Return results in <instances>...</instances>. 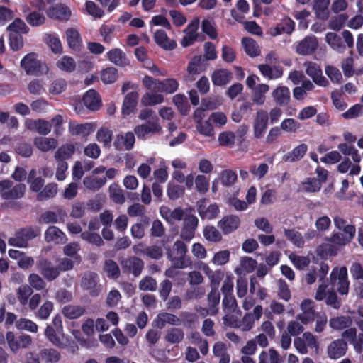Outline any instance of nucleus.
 I'll return each instance as SVG.
<instances>
[{
    "label": "nucleus",
    "instance_id": "393cba45",
    "mask_svg": "<svg viewBox=\"0 0 363 363\" xmlns=\"http://www.w3.org/2000/svg\"><path fill=\"white\" fill-rule=\"evenodd\" d=\"M49 17L61 21H67L71 16V11L64 4H57L50 8L47 11Z\"/></svg>",
    "mask_w": 363,
    "mask_h": 363
},
{
    "label": "nucleus",
    "instance_id": "0eeeda50",
    "mask_svg": "<svg viewBox=\"0 0 363 363\" xmlns=\"http://www.w3.org/2000/svg\"><path fill=\"white\" fill-rule=\"evenodd\" d=\"M162 128L158 122V118L150 120L147 123L136 125L134 133L139 139L145 140L150 136L162 133Z\"/></svg>",
    "mask_w": 363,
    "mask_h": 363
},
{
    "label": "nucleus",
    "instance_id": "c9c22d12",
    "mask_svg": "<svg viewBox=\"0 0 363 363\" xmlns=\"http://www.w3.org/2000/svg\"><path fill=\"white\" fill-rule=\"evenodd\" d=\"M232 79V73L228 69H220L214 71L211 75V80L215 86L227 84Z\"/></svg>",
    "mask_w": 363,
    "mask_h": 363
},
{
    "label": "nucleus",
    "instance_id": "5701e85b",
    "mask_svg": "<svg viewBox=\"0 0 363 363\" xmlns=\"http://www.w3.org/2000/svg\"><path fill=\"white\" fill-rule=\"evenodd\" d=\"M199 19L194 20L184 30V36L183 37L181 44L183 47L191 45L197 38L196 31L199 28Z\"/></svg>",
    "mask_w": 363,
    "mask_h": 363
},
{
    "label": "nucleus",
    "instance_id": "338daca9",
    "mask_svg": "<svg viewBox=\"0 0 363 363\" xmlns=\"http://www.w3.org/2000/svg\"><path fill=\"white\" fill-rule=\"evenodd\" d=\"M56 65L60 70L67 72H73L76 67L74 60L69 56L62 57L57 62Z\"/></svg>",
    "mask_w": 363,
    "mask_h": 363
},
{
    "label": "nucleus",
    "instance_id": "864d4df0",
    "mask_svg": "<svg viewBox=\"0 0 363 363\" xmlns=\"http://www.w3.org/2000/svg\"><path fill=\"white\" fill-rule=\"evenodd\" d=\"M339 248L333 243H323L318 247L317 254L322 258L328 257L336 256L338 253Z\"/></svg>",
    "mask_w": 363,
    "mask_h": 363
},
{
    "label": "nucleus",
    "instance_id": "052dcab7",
    "mask_svg": "<svg viewBox=\"0 0 363 363\" xmlns=\"http://www.w3.org/2000/svg\"><path fill=\"white\" fill-rule=\"evenodd\" d=\"M203 236L206 240L212 242H218L222 240V235L213 225H207L204 228Z\"/></svg>",
    "mask_w": 363,
    "mask_h": 363
},
{
    "label": "nucleus",
    "instance_id": "680f3d73",
    "mask_svg": "<svg viewBox=\"0 0 363 363\" xmlns=\"http://www.w3.org/2000/svg\"><path fill=\"white\" fill-rule=\"evenodd\" d=\"M284 235L286 238L298 247H302L304 245V240L302 235L294 229H284Z\"/></svg>",
    "mask_w": 363,
    "mask_h": 363
},
{
    "label": "nucleus",
    "instance_id": "5fc2aeb1",
    "mask_svg": "<svg viewBox=\"0 0 363 363\" xmlns=\"http://www.w3.org/2000/svg\"><path fill=\"white\" fill-rule=\"evenodd\" d=\"M16 328L19 330H26L31 333H37L38 331V325L26 318H19L16 322Z\"/></svg>",
    "mask_w": 363,
    "mask_h": 363
},
{
    "label": "nucleus",
    "instance_id": "473e14b6",
    "mask_svg": "<svg viewBox=\"0 0 363 363\" xmlns=\"http://www.w3.org/2000/svg\"><path fill=\"white\" fill-rule=\"evenodd\" d=\"M86 309L84 306L79 305L68 304L62 309V315L70 320L77 319L85 313Z\"/></svg>",
    "mask_w": 363,
    "mask_h": 363
},
{
    "label": "nucleus",
    "instance_id": "603ef678",
    "mask_svg": "<svg viewBox=\"0 0 363 363\" xmlns=\"http://www.w3.org/2000/svg\"><path fill=\"white\" fill-rule=\"evenodd\" d=\"M28 183L30 184V190L35 192H40L44 185V179L37 176V172L33 169L30 171L28 177Z\"/></svg>",
    "mask_w": 363,
    "mask_h": 363
},
{
    "label": "nucleus",
    "instance_id": "2eb2a0df",
    "mask_svg": "<svg viewBox=\"0 0 363 363\" xmlns=\"http://www.w3.org/2000/svg\"><path fill=\"white\" fill-rule=\"evenodd\" d=\"M347 350V343L344 339H336L327 346L328 357L331 359H337L343 357Z\"/></svg>",
    "mask_w": 363,
    "mask_h": 363
},
{
    "label": "nucleus",
    "instance_id": "13d9d810",
    "mask_svg": "<svg viewBox=\"0 0 363 363\" xmlns=\"http://www.w3.org/2000/svg\"><path fill=\"white\" fill-rule=\"evenodd\" d=\"M57 193V184L55 183H49L37 194V199L38 201L47 200L53 198Z\"/></svg>",
    "mask_w": 363,
    "mask_h": 363
},
{
    "label": "nucleus",
    "instance_id": "4be33fe9",
    "mask_svg": "<svg viewBox=\"0 0 363 363\" xmlns=\"http://www.w3.org/2000/svg\"><path fill=\"white\" fill-rule=\"evenodd\" d=\"M107 59L116 66L125 67L130 65L125 53L120 48H113L106 53Z\"/></svg>",
    "mask_w": 363,
    "mask_h": 363
},
{
    "label": "nucleus",
    "instance_id": "7c9ffc66",
    "mask_svg": "<svg viewBox=\"0 0 363 363\" xmlns=\"http://www.w3.org/2000/svg\"><path fill=\"white\" fill-rule=\"evenodd\" d=\"M135 138L134 133L132 132H127L124 135H117L115 145L117 148H124L125 150H130L135 144Z\"/></svg>",
    "mask_w": 363,
    "mask_h": 363
},
{
    "label": "nucleus",
    "instance_id": "774afa93",
    "mask_svg": "<svg viewBox=\"0 0 363 363\" xmlns=\"http://www.w3.org/2000/svg\"><path fill=\"white\" fill-rule=\"evenodd\" d=\"M104 272L109 278L117 279L120 276V269L118 264L112 259L105 261Z\"/></svg>",
    "mask_w": 363,
    "mask_h": 363
},
{
    "label": "nucleus",
    "instance_id": "a878e982",
    "mask_svg": "<svg viewBox=\"0 0 363 363\" xmlns=\"http://www.w3.org/2000/svg\"><path fill=\"white\" fill-rule=\"evenodd\" d=\"M154 39L158 45L167 50H172L177 46L176 42L169 38L166 32L161 29L155 31Z\"/></svg>",
    "mask_w": 363,
    "mask_h": 363
},
{
    "label": "nucleus",
    "instance_id": "6e6552de",
    "mask_svg": "<svg viewBox=\"0 0 363 363\" xmlns=\"http://www.w3.org/2000/svg\"><path fill=\"white\" fill-rule=\"evenodd\" d=\"M36 267L43 277L48 281H54L60 274L59 267L54 266L50 260L45 258L38 261Z\"/></svg>",
    "mask_w": 363,
    "mask_h": 363
},
{
    "label": "nucleus",
    "instance_id": "de8ad7c7",
    "mask_svg": "<svg viewBox=\"0 0 363 363\" xmlns=\"http://www.w3.org/2000/svg\"><path fill=\"white\" fill-rule=\"evenodd\" d=\"M218 179L223 186L230 187L236 182L238 176L232 169H224L220 172Z\"/></svg>",
    "mask_w": 363,
    "mask_h": 363
},
{
    "label": "nucleus",
    "instance_id": "49530a36",
    "mask_svg": "<svg viewBox=\"0 0 363 363\" xmlns=\"http://www.w3.org/2000/svg\"><path fill=\"white\" fill-rule=\"evenodd\" d=\"M352 325V319L350 316L342 315L330 319L329 326L335 330H341L349 328Z\"/></svg>",
    "mask_w": 363,
    "mask_h": 363
},
{
    "label": "nucleus",
    "instance_id": "c03bdc74",
    "mask_svg": "<svg viewBox=\"0 0 363 363\" xmlns=\"http://www.w3.org/2000/svg\"><path fill=\"white\" fill-rule=\"evenodd\" d=\"M69 130L73 135H82L86 137L94 131L93 125L91 123L77 124L71 123Z\"/></svg>",
    "mask_w": 363,
    "mask_h": 363
},
{
    "label": "nucleus",
    "instance_id": "6e6d98bb",
    "mask_svg": "<svg viewBox=\"0 0 363 363\" xmlns=\"http://www.w3.org/2000/svg\"><path fill=\"white\" fill-rule=\"evenodd\" d=\"M178 86L179 84L176 79L169 78L163 81H160L157 91L164 92L166 94H172L177 91Z\"/></svg>",
    "mask_w": 363,
    "mask_h": 363
},
{
    "label": "nucleus",
    "instance_id": "72a5a7b5",
    "mask_svg": "<svg viewBox=\"0 0 363 363\" xmlns=\"http://www.w3.org/2000/svg\"><path fill=\"white\" fill-rule=\"evenodd\" d=\"M269 87L266 84H259L255 86L252 93V101L253 104L262 106L266 100L265 94L268 92Z\"/></svg>",
    "mask_w": 363,
    "mask_h": 363
},
{
    "label": "nucleus",
    "instance_id": "a18cd8bd",
    "mask_svg": "<svg viewBox=\"0 0 363 363\" xmlns=\"http://www.w3.org/2000/svg\"><path fill=\"white\" fill-rule=\"evenodd\" d=\"M75 152V147L72 144H65L59 147L55 152V160L66 161L72 157Z\"/></svg>",
    "mask_w": 363,
    "mask_h": 363
},
{
    "label": "nucleus",
    "instance_id": "4468645a",
    "mask_svg": "<svg viewBox=\"0 0 363 363\" xmlns=\"http://www.w3.org/2000/svg\"><path fill=\"white\" fill-rule=\"evenodd\" d=\"M301 313L296 315V319L302 324H308L315 320V312L314 302L311 299H304L301 303Z\"/></svg>",
    "mask_w": 363,
    "mask_h": 363
},
{
    "label": "nucleus",
    "instance_id": "9d476101",
    "mask_svg": "<svg viewBox=\"0 0 363 363\" xmlns=\"http://www.w3.org/2000/svg\"><path fill=\"white\" fill-rule=\"evenodd\" d=\"M197 212L203 220L215 219L220 213L216 203H210L206 199H201L196 204Z\"/></svg>",
    "mask_w": 363,
    "mask_h": 363
},
{
    "label": "nucleus",
    "instance_id": "58836bf2",
    "mask_svg": "<svg viewBox=\"0 0 363 363\" xmlns=\"http://www.w3.org/2000/svg\"><path fill=\"white\" fill-rule=\"evenodd\" d=\"M84 104L90 110L98 109L101 106L99 96L96 91L90 89L86 92L83 97Z\"/></svg>",
    "mask_w": 363,
    "mask_h": 363
},
{
    "label": "nucleus",
    "instance_id": "f8f14e48",
    "mask_svg": "<svg viewBox=\"0 0 363 363\" xmlns=\"http://www.w3.org/2000/svg\"><path fill=\"white\" fill-rule=\"evenodd\" d=\"M269 121V114L267 111L259 109L257 111L253 123L254 136L256 138H262L267 127Z\"/></svg>",
    "mask_w": 363,
    "mask_h": 363
},
{
    "label": "nucleus",
    "instance_id": "b1692460",
    "mask_svg": "<svg viewBox=\"0 0 363 363\" xmlns=\"http://www.w3.org/2000/svg\"><path fill=\"white\" fill-rule=\"evenodd\" d=\"M98 282V275L94 272H87L82 278L81 286L89 291L93 296L98 294L96 289Z\"/></svg>",
    "mask_w": 363,
    "mask_h": 363
},
{
    "label": "nucleus",
    "instance_id": "412c9836",
    "mask_svg": "<svg viewBox=\"0 0 363 363\" xmlns=\"http://www.w3.org/2000/svg\"><path fill=\"white\" fill-rule=\"evenodd\" d=\"M22 11L24 13H28L25 16L28 23L33 27H38L43 25L45 22V16L39 11H30V7L27 4L22 6Z\"/></svg>",
    "mask_w": 363,
    "mask_h": 363
},
{
    "label": "nucleus",
    "instance_id": "a211bd4d",
    "mask_svg": "<svg viewBox=\"0 0 363 363\" xmlns=\"http://www.w3.org/2000/svg\"><path fill=\"white\" fill-rule=\"evenodd\" d=\"M318 45V43L315 36H306L298 43L296 51L301 55H309L315 52Z\"/></svg>",
    "mask_w": 363,
    "mask_h": 363
},
{
    "label": "nucleus",
    "instance_id": "0e129e2a",
    "mask_svg": "<svg viewBox=\"0 0 363 363\" xmlns=\"http://www.w3.org/2000/svg\"><path fill=\"white\" fill-rule=\"evenodd\" d=\"M163 101V96L157 93H145L141 98V104L144 106H154Z\"/></svg>",
    "mask_w": 363,
    "mask_h": 363
},
{
    "label": "nucleus",
    "instance_id": "3c124183",
    "mask_svg": "<svg viewBox=\"0 0 363 363\" xmlns=\"http://www.w3.org/2000/svg\"><path fill=\"white\" fill-rule=\"evenodd\" d=\"M60 357V352L53 348H44L39 352V358L46 362H57Z\"/></svg>",
    "mask_w": 363,
    "mask_h": 363
},
{
    "label": "nucleus",
    "instance_id": "e433bc0d",
    "mask_svg": "<svg viewBox=\"0 0 363 363\" xmlns=\"http://www.w3.org/2000/svg\"><path fill=\"white\" fill-rule=\"evenodd\" d=\"M325 41L329 46L337 51L339 53H342L345 50V46L344 45L342 40V37L333 32H329L325 35Z\"/></svg>",
    "mask_w": 363,
    "mask_h": 363
},
{
    "label": "nucleus",
    "instance_id": "bf43d9fd",
    "mask_svg": "<svg viewBox=\"0 0 363 363\" xmlns=\"http://www.w3.org/2000/svg\"><path fill=\"white\" fill-rule=\"evenodd\" d=\"M7 30H9V34L16 33L21 35V33H27L29 28L22 19L16 18L8 26Z\"/></svg>",
    "mask_w": 363,
    "mask_h": 363
},
{
    "label": "nucleus",
    "instance_id": "20e7f679",
    "mask_svg": "<svg viewBox=\"0 0 363 363\" xmlns=\"http://www.w3.org/2000/svg\"><path fill=\"white\" fill-rule=\"evenodd\" d=\"M26 186L23 184H13L9 179L0 181V195L4 200H16L22 198Z\"/></svg>",
    "mask_w": 363,
    "mask_h": 363
},
{
    "label": "nucleus",
    "instance_id": "423d86ee",
    "mask_svg": "<svg viewBox=\"0 0 363 363\" xmlns=\"http://www.w3.org/2000/svg\"><path fill=\"white\" fill-rule=\"evenodd\" d=\"M21 66L27 74L39 75L48 72L47 66L38 60L33 52L26 55L21 61Z\"/></svg>",
    "mask_w": 363,
    "mask_h": 363
},
{
    "label": "nucleus",
    "instance_id": "a19ab883",
    "mask_svg": "<svg viewBox=\"0 0 363 363\" xmlns=\"http://www.w3.org/2000/svg\"><path fill=\"white\" fill-rule=\"evenodd\" d=\"M164 340L171 344H179L184 338V332L182 328H172L166 330Z\"/></svg>",
    "mask_w": 363,
    "mask_h": 363
},
{
    "label": "nucleus",
    "instance_id": "39448f33",
    "mask_svg": "<svg viewBox=\"0 0 363 363\" xmlns=\"http://www.w3.org/2000/svg\"><path fill=\"white\" fill-rule=\"evenodd\" d=\"M330 278L331 284L336 286L340 294L347 295L348 294L350 281L347 278V269L345 267L333 268Z\"/></svg>",
    "mask_w": 363,
    "mask_h": 363
},
{
    "label": "nucleus",
    "instance_id": "1a4fd4ad",
    "mask_svg": "<svg viewBox=\"0 0 363 363\" xmlns=\"http://www.w3.org/2000/svg\"><path fill=\"white\" fill-rule=\"evenodd\" d=\"M199 225L198 218L191 213H186L183 220L180 237L184 240L190 241L195 235Z\"/></svg>",
    "mask_w": 363,
    "mask_h": 363
},
{
    "label": "nucleus",
    "instance_id": "dca6fc26",
    "mask_svg": "<svg viewBox=\"0 0 363 363\" xmlns=\"http://www.w3.org/2000/svg\"><path fill=\"white\" fill-rule=\"evenodd\" d=\"M121 268L125 273H132L135 277H138L143 269V260L136 257H130L121 262Z\"/></svg>",
    "mask_w": 363,
    "mask_h": 363
},
{
    "label": "nucleus",
    "instance_id": "4d7b16f0",
    "mask_svg": "<svg viewBox=\"0 0 363 363\" xmlns=\"http://www.w3.org/2000/svg\"><path fill=\"white\" fill-rule=\"evenodd\" d=\"M208 306L211 309V315H215L218 312L220 303V293L218 289H211L207 296Z\"/></svg>",
    "mask_w": 363,
    "mask_h": 363
},
{
    "label": "nucleus",
    "instance_id": "9b49d317",
    "mask_svg": "<svg viewBox=\"0 0 363 363\" xmlns=\"http://www.w3.org/2000/svg\"><path fill=\"white\" fill-rule=\"evenodd\" d=\"M306 73L312 79L313 82L318 86L325 87L329 84L327 79L323 76L320 67L313 62H306L303 64Z\"/></svg>",
    "mask_w": 363,
    "mask_h": 363
},
{
    "label": "nucleus",
    "instance_id": "37998d69",
    "mask_svg": "<svg viewBox=\"0 0 363 363\" xmlns=\"http://www.w3.org/2000/svg\"><path fill=\"white\" fill-rule=\"evenodd\" d=\"M330 0H314L313 10L316 16L321 20L329 17L328 5Z\"/></svg>",
    "mask_w": 363,
    "mask_h": 363
},
{
    "label": "nucleus",
    "instance_id": "69168bd1",
    "mask_svg": "<svg viewBox=\"0 0 363 363\" xmlns=\"http://www.w3.org/2000/svg\"><path fill=\"white\" fill-rule=\"evenodd\" d=\"M320 182L315 178H308L301 185V191L308 193H315L320 191Z\"/></svg>",
    "mask_w": 363,
    "mask_h": 363
},
{
    "label": "nucleus",
    "instance_id": "c756f323",
    "mask_svg": "<svg viewBox=\"0 0 363 363\" xmlns=\"http://www.w3.org/2000/svg\"><path fill=\"white\" fill-rule=\"evenodd\" d=\"M139 95L136 91L128 93L124 98L122 113L124 115H129L133 113L136 108Z\"/></svg>",
    "mask_w": 363,
    "mask_h": 363
},
{
    "label": "nucleus",
    "instance_id": "ea45409f",
    "mask_svg": "<svg viewBox=\"0 0 363 363\" xmlns=\"http://www.w3.org/2000/svg\"><path fill=\"white\" fill-rule=\"evenodd\" d=\"M258 68L262 74L268 79H276L283 74V70L279 67H272L268 65L262 64L259 65Z\"/></svg>",
    "mask_w": 363,
    "mask_h": 363
},
{
    "label": "nucleus",
    "instance_id": "cd10ccee",
    "mask_svg": "<svg viewBox=\"0 0 363 363\" xmlns=\"http://www.w3.org/2000/svg\"><path fill=\"white\" fill-rule=\"evenodd\" d=\"M34 145L41 152H47L55 150L58 142L53 138L37 137L33 141Z\"/></svg>",
    "mask_w": 363,
    "mask_h": 363
},
{
    "label": "nucleus",
    "instance_id": "f704fd0d",
    "mask_svg": "<svg viewBox=\"0 0 363 363\" xmlns=\"http://www.w3.org/2000/svg\"><path fill=\"white\" fill-rule=\"evenodd\" d=\"M65 34L69 47L74 51H79L82 44L78 30L74 28H69L67 30Z\"/></svg>",
    "mask_w": 363,
    "mask_h": 363
},
{
    "label": "nucleus",
    "instance_id": "09e8293b",
    "mask_svg": "<svg viewBox=\"0 0 363 363\" xmlns=\"http://www.w3.org/2000/svg\"><path fill=\"white\" fill-rule=\"evenodd\" d=\"M242 45L244 48L245 52L250 57H255L260 54V49L255 42L251 38H243L242 39Z\"/></svg>",
    "mask_w": 363,
    "mask_h": 363
},
{
    "label": "nucleus",
    "instance_id": "4c0bfd02",
    "mask_svg": "<svg viewBox=\"0 0 363 363\" xmlns=\"http://www.w3.org/2000/svg\"><path fill=\"white\" fill-rule=\"evenodd\" d=\"M333 223L335 228L340 232H343L350 235H356V228L354 225L349 224L347 220L340 215L333 217Z\"/></svg>",
    "mask_w": 363,
    "mask_h": 363
},
{
    "label": "nucleus",
    "instance_id": "79ce46f5",
    "mask_svg": "<svg viewBox=\"0 0 363 363\" xmlns=\"http://www.w3.org/2000/svg\"><path fill=\"white\" fill-rule=\"evenodd\" d=\"M29 128L35 130L40 135H46L50 133L52 124L44 119H37L30 121Z\"/></svg>",
    "mask_w": 363,
    "mask_h": 363
},
{
    "label": "nucleus",
    "instance_id": "c85d7f7f",
    "mask_svg": "<svg viewBox=\"0 0 363 363\" xmlns=\"http://www.w3.org/2000/svg\"><path fill=\"white\" fill-rule=\"evenodd\" d=\"M187 74L184 77L186 82H193L196 75L201 72V56H195L189 63L187 68Z\"/></svg>",
    "mask_w": 363,
    "mask_h": 363
},
{
    "label": "nucleus",
    "instance_id": "7ed1b4c3",
    "mask_svg": "<svg viewBox=\"0 0 363 363\" xmlns=\"http://www.w3.org/2000/svg\"><path fill=\"white\" fill-rule=\"evenodd\" d=\"M294 346L301 354H306L309 350L318 353L319 342L318 337L311 332H305L301 337H296L294 340Z\"/></svg>",
    "mask_w": 363,
    "mask_h": 363
},
{
    "label": "nucleus",
    "instance_id": "6ab92c4d",
    "mask_svg": "<svg viewBox=\"0 0 363 363\" xmlns=\"http://www.w3.org/2000/svg\"><path fill=\"white\" fill-rule=\"evenodd\" d=\"M45 240L47 242L60 245L66 242L67 238L65 233L60 228L52 225L48 227L45 232Z\"/></svg>",
    "mask_w": 363,
    "mask_h": 363
},
{
    "label": "nucleus",
    "instance_id": "bb28decb",
    "mask_svg": "<svg viewBox=\"0 0 363 363\" xmlns=\"http://www.w3.org/2000/svg\"><path fill=\"white\" fill-rule=\"evenodd\" d=\"M355 237V235H350L343 232L333 233L325 240L335 245L337 247H344L350 244Z\"/></svg>",
    "mask_w": 363,
    "mask_h": 363
},
{
    "label": "nucleus",
    "instance_id": "2f4dec72",
    "mask_svg": "<svg viewBox=\"0 0 363 363\" xmlns=\"http://www.w3.org/2000/svg\"><path fill=\"white\" fill-rule=\"evenodd\" d=\"M182 320L177 315L169 313H162L157 315L155 320V324L157 328H162L166 324L172 325H180Z\"/></svg>",
    "mask_w": 363,
    "mask_h": 363
},
{
    "label": "nucleus",
    "instance_id": "8fccbe9b",
    "mask_svg": "<svg viewBox=\"0 0 363 363\" xmlns=\"http://www.w3.org/2000/svg\"><path fill=\"white\" fill-rule=\"evenodd\" d=\"M307 150L308 146L306 144H300L299 145L294 148L287 155H286L284 156V159L286 161L289 162L298 161L303 157L306 152H307Z\"/></svg>",
    "mask_w": 363,
    "mask_h": 363
},
{
    "label": "nucleus",
    "instance_id": "f03ea898",
    "mask_svg": "<svg viewBox=\"0 0 363 363\" xmlns=\"http://www.w3.org/2000/svg\"><path fill=\"white\" fill-rule=\"evenodd\" d=\"M173 250L176 252L177 256L169 252H167V257L175 268L184 269L191 266V259L186 256L187 246L186 244L181 240H177L174 243Z\"/></svg>",
    "mask_w": 363,
    "mask_h": 363
},
{
    "label": "nucleus",
    "instance_id": "e2e57ef3",
    "mask_svg": "<svg viewBox=\"0 0 363 363\" xmlns=\"http://www.w3.org/2000/svg\"><path fill=\"white\" fill-rule=\"evenodd\" d=\"M106 182V177H89L84 179L83 183L86 188L90 190H98Z\"/></svg>",
    "mask_w": 363,
    "mask_h": 363
},
{
    "label": "nucleus",
    "instance_id": "aec40b11",
    "mask_svg": "<svg viewBox=\"0 0 363 363\" xmlns=\"http://www.w3.org/2000/svg\"><path fill=\"white\" fill-rule=\"evenodd\" d=\"M274 101L280 106H287L291 99L289 89L284 86H278L272 92Z\"/></svg>",
    "mask_w": 363,
    "mask_h": 363
},
{
    "label": "nucleus",
    "instance_id": "f257e3e1",
    "mask_svg": "<svg viewBox=\"0 0 363 363\" xmlns=\"http://www.w3.org/2000/svg\"><path fill=\"white\" fill-rule=\"evenodd\" d=\"M40 233V227L28 226L17 231L13 237L9 239L8 243L11 246L26 248L28 245V242L39 236Z\"/></svg>",
    "mask_w": 363,
    "mask_h": 363
},
{
    "label": "nucleus",
    "instance_id": "f3484780",
    "mask_svg": "<svg viewBox=\"0 0 363 363\" xmlns=\"http://www.w3.org/2000/svg\"><path fill=\"white\" fill-rule=\"evenodd\" d=\"M240 225V219L235 215L225 216L218 223V227L225 235L235 231Z\"/></svg>",
    "mask_w": 363,
    "mask_h": 363
},
{
    "label": "nucleus",
    "instance_id": "ddd939ff",
    "mask_svg": "<svg viewBox=\"0 0 363 363\" xmlns=\"http://www.w3.org/2000/svg\"><path fill=\"white\" fill-rule=\"evenodd\" d=\"M186 213H188L182 207H177L173 210H171L167 206H162L160 208V216L170 224H174L176 222L181 221L182 219L184 220Z\"/></svg>",
    "mask_w": 363,
    "mask_h": 363
}]
</instances>
